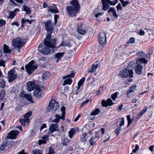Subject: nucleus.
<instances>
[{"mask_svg":"<svg viewBox=\"0 0 154 154\" xmlns=\"http://www.w3.org/2000/svg\"><path fill=\"white\" fill-rule=\"evenodd\" d=\"M102 3L103 10L106 11L109 8L110 6L108 3L104 2H102Z\"/></svg>","mask_w":154,"mask_h":154,"instance_id":"obj_28","label":"nucleus"},{"mask_svg":"<svg viewBox=\"0 0 154 154\" xmlns=\"http://www.w3.org/2000/svg\"><path fill=\"white\" fill-rule=\"evenodd\" d=\"M25 67L28 74L30 75L37 68V66L36 64H35L34 61L32 60Z\"/></svg>","mask_w":154,"mask_h":154,"instance_id":"obj_3","label":"nucleus"},{"mask_svg":"<svg viewBox=\"0 0 154 154\" xmlns=\"http://www.w3.org/2000/svg\"><path fill=\"white\" fill-rule=\"evenodd\" d=\"M145 34L144 31L142 29H140L139 32V34L141 35H143Z\"/></svg>","mask_w":154,"mask_h":154,"instance_id":"obj_64","label":"nucleus"},{"mask_svg":"<svg viewBox=\"0 0 154 154\" xmlns=\"http://www.w3.org/2000/svg\"><path fill=\"white\" fill-rule=\"evenodd\" d=\"M69 142V140L67 138H64L62 140V143L64 146H66L67 144Z\"/></svg>","mask_w":154,"mask_h":154,"instance_id":"obj_45","label":"nucleus"},{"mask_svg":"<svg viewBox=\"0 0 154 154\" xmlns=\"http://www.w3.org/2000/svg\"><path fill=\"white\" fill-rule=\"evenodd\" d=\"M5 95V91L4 90H3L1 91L0 94V100H2Z\"/></svg>","mask_w":154,"mask_h":154,"instance_id":"obj_36","label":"nucleus"},{"mask_svg":"<svg viewBox=\"0 0 154 154\" xmlns=\"http://www.w3.org/2000/svg\"><path fill=\"white\" fill-rule=\"evenodd\" d=\"M29 20L28 19H22L21 20V23H22V26L23 25L24 23L25 22H28Z\"/></svg>","mask_w":154,"mask_h":154,"instance_id":"obj_60","label":"nucleus"},{"mask_svg":"<svg viewBox=\"0 0 154 154\" xmlns=\"http://www.w3.org/2000/svg\"><path fill=\"white\" fill-rule=\"evenodd\" d=\"M124 124V119L123 117L121 118V123L120 124V127H121V126L123 125Z\"/></svg>","mask_w":154,"mask_h":154,"instance_id":"obj_57","label":"nucleus"},{"mask_svg":"<svg viewBox=\"0 0 154 154\" xmlns=\"http://www.w3.org/2000/svg\"><path fill=\"white\" fill-rule=\"evenodd\" d=\"M59 107L58 103L55 101L51 100L49 102V104L47 107V111L50 112L52 110H55Z\"/></svg>","mask_w":154,"mask_h":154,"instance_id":"obj_6","label":"nucleus"},{"mask_svg":"<svg viewBox=\"0 0 154 154\" xmlns=\"http://www.w3.org/2000/svg\"><path fill=\"white\" fill-rule=\"evenodd\" d=\"M61 110L62 112V115L61 116L62 117H63V118H64V116H65V107L63 106L61 108Z\"/></svg>","mask_w":154,"mask_h":154,"instance_id":"obj_44","label":"nucleus"},{"mask_svg":"<svg viewBox=\"0 0 154 154\" xmlns=\"http://www.w3.org/2000/svg\"><path fill=\"white\" fill-rule=\"evenodd\" d=\"M58 130V126L56 124H51L49 128L48 134H51L53 132L57 131Z\"/></svg>","mask_w":154,"mask_h":154,"instance_id":"obj_13","label":"nucleus"},{"mask_svg":"<svg viewBox=\"0 0 154 154\" xmlns=\"http://www.w3.org/2000/svg\"><path fill=\"white\" fill-rule=\"evenodd\" d=\"M32 112L31 111L29 112L26 113L24 116V118L28 121L29 120V117L31 115Z\"/></svg>","mask_w":154,"mask_h":154,"instance_id":"obj_30","label":"nucleus"},{"mask_svg":"<svg viewBox=\"0 0 154 154\" xmlns=\"http://www.w3.org/2000/svg\"><path fill=\"white\" fill-rule=\"evenodd\" d=\"M127 117L128 121L127 126L128 127L132 122V120L130 118V116L129 115L127 116Z\"/></svg>","mask_w":154,"mask_h":154,"instance_id":"obj_39","label":"nucleus"},{"mask_svg":"<svg viewBox=\"0 0 154 154\" xmlns=\"http://www.w3.org/2000/svg\"><path fill=\"white\" fill-rule=\"evenodd\" d=\"M68 45L66 43V42H62L58 46V48H59L60 46H63L64 47L66 46H68Z\"/></svg>","mask_w":154,"mask_h":154,"instance_id":"obj_50","label":"nucleus"},{"mask_svg":"<svg viewBox=\"0 0 154 154\" xmlns=\"http://www.w3.org/2000/svg\"><path fill=\"white\" fill-rule=\"evenodd\" d=\"M133 71L131 69H129L125 68L120 73V75L122 77L131 78L133 77Z\"/></svg>","mask_w":154,"mask_h":154,"instance_id":"obj_7","label":"nucleus"},{"mask_svg":"<svg viewBox=\"0 0 154 154\" xmlns=\"http://www.w3.org/2000/svg\"><path fill=\"white\" fill-rule=\"evenodd\" d=\"M8 82L11 83L13 81L16 79L17 75L16 71L14 69L11 70L8 72Z\"/></svg>","mask_w":154,"mask_h":154,"instance_id":"obj_8","label":"nucleus"},{"mask_svg":"<svg viewBox=\"0 0 154 154\" xmlns=\"http://www.w3.org/2000/svg\"><path fill=\"white\" fill-rule=\"evenodd\" d=\"M135 42V39L134 38H130L127 43V45L132 44Z\"/></svg>","mask_w":154,"mask_h":154,"instance_id":"obj_38","label":"nucleus"},{"mask_svg":"<svg viewBox=\"0 0 154 154\" xmlns=\"http://www.w3.org/2000/svg\"><path fill=\"white\" fill-rule=\"evenodd\" d=\"M140 61H136L137 65L135 67V72L136 73L139 75H140L142 73V69L143 67V63L140 62Z\"/></svg>","mask_w":154,"mask_h":154,"instance_id":"obj_12","label":"nucleus"},{"mask_svg":"<svg viewBox=\"0 0 154 154\" xmlns=\"http://www.w3.org/2000/svg\"><path fill=\"white\" fill-rule=\"evenodd\" d=\"M5 61L1 60H0V66H2L3 67H5Z\"/></svg>","mask_w":154,"mask_h":154,"instance_id":"obj_56","label":"nucleus"},{"mask_svg":"<svg viewBox=\"0 0 154 154\" xmlns=\"http://www.w3.org/2000/svg\"><path fill=\"white\" fill-rule=\"evenodd\" d=\"M77 31L78 33L82 35L84 34L85 32V30L84 29H82L80 28H79V29H78Z\"/></svg>","mask_w":154,"mask_h":154,"instance_id":"obj_47","label":"nucleus"},{"mask_svg":"<svg viewBox=\"0 0 154 154\" xmlns=\"http://www.w3.org/2000/svg\"><path fill=\"white\" fill-rule=\"evenodd\" d=\"M42 152L41 150L38 149H36L32 152L31 154H42Z\"/></svg>","mask_w":154,"mask_h":154,"instance_id":"obj_37","label":"nucleus"},{"mask_svg":"<svg viewBox=\"0 0 154 154\" xmlns=\"http://www.w3.org/2000/svg\"><path fill=\"white\" fill-rule=\"evenodd\" d=\"M50 74L48 72H45L42 75V77L43 79H47L48 77L50 76Z\"/></svg>","mask_w":154,"mask_h":154,"instance_id":"obj_32","label":"nucleus"},{"mask_svg":"<svg viewBox=\"0 0 154 154\" xmlns=\"http://www.w3.org/2000/svg\"><path fill=\"white\" fill-rule=\"evenodd\" d=\"M71 4L74 7L79 9V5L77 0H73L71 2Z\"/></svg>","mask_w":154,"mask_h":154,"instance_id":"obj_24","label":"nucleus"},{"mask_svg":"<svg viewBox=\"0 0 154 154\" xmlns=\"http://www.w3.org/2000/svg\"><path fill=\"white\" fill-rule=\"evenodd\" d=\"M103 106L107 107L108 106H111L114 103H112V101L111 99L109 98L107 99V101L103 100L102 101L101 103Z\"/></svg>","mask_w":154,"mask_h":154,"instance_id":"obj_17","label":"nucleus"},{"mask_svg":"<svg viewBox=\"0 0 154 154\" xmlns=\"http://www.w3.org/2000/svg\"><path fill=\"white\" fill-rule=\"evenodd\" d=\"M22 11H26V14H31V11L30 10V8L27 6L23 5Z\"/></svg>","mask_w":154,"mask_h":154,"instance_id":"obj_25","label":"nucleus"},{"mask_svg":"<svg viewBox=\"0 0 154 154\" xmlns=\"http://www.w3.org/2000/svg\"><path fill=\"white\" fill-rule=\"evenodd\" d=\"M64 53L63 52H59L54 55V59L56 63H58L59 61H60L61 60V58L64 56Z\"/></svg>","mask_w":154,"mask_h":154,"instance_id":"obj_16","label":"nucleus"},{"mask_svg":"<svg viewBox=\"0 0 154 154\" xmlns=\"http://www.w3.org/2000/svg\"><path fill=\"white\" fill-rule=\"evenodd\" d=\"M38 144L40 145L42 144H45L46 143V141L44 140H40L38 141Z\"/></svg>","mask_w":154,"mask_h":154,"instance_id":"obj_49","label":"nucleus"},{"mask_svg":"<svg viewBox=\"0 0 154 154\" xmlns=\"http://www.w3.org/2000/svg\"><path fill=\"white\" fill-rule=\"evenodd\" d=\"M38 50L39 51L44 54H49L51 52V49L50 48H47L42 45L39 46Z\"/></svg>","mask_w":154,"mask_h":154,"instance_id":"obj_9","label":"nucleus"},{"mask_svg":"<svg viewBox=\"0 0 154 154\" xmlns=\"http://www.w3.org/2000/svg\"><path fill=\"white\" fill-rule=\"evenodd\" d=\"M45 29L47 32L46 38L45 39L43 43L46 47L54 48L55 47L56 39H51V34L53 30V26L51 21L49 20L45 22Z\"/></svg>","mask_w":154,"mask_h":154,"instance_id":"obj_1","label":"nucleus"},{"mask_svg":"<svg viewBox=\"0 0 154 154\" xmlns=\"http://www.w3.org/2000/svg\"><path fill=\"white\" fill-rule=\"evenodd\" d=\"M3 51L5 53H10L11 51L9 47L5 44L3 45Z\"/></svg>","mask_w":154,"mask_h":154,"instance_id":"obj_23","label":"nucleus"},{"mask_svg":"<svg viewBox=\"0 0 154 154\" xmlns=\"http://www.w3.org/2000/svg\"><path fill=\"white\" fill-rule=\"evenodd\" d=\"M136 88V86L133 85L131 86L128 89L127 92V95L128 96L130 97L131 95V94L134 93L135 91Z\"/></svg>","mask_w":154,"mask_h":154,"instance_id":"obj_18","label":"nucleus"},{"mask_svg":"<svg viewBox=\"0 0 154 154\" xmlns=\"http://www.w3.org/2000/svg\"><path fill=\"white\" fill-rule=\"evenodd\" d=\"M117 11H118L119 10H120L122 11V8L121 6L120 3H119L118 4V5L116 6Z\"/></svg>","mask_w":154,"mask_h":154,"instance_id":"obj_53","label":"nucleus"},{"mask_svg":"<svg viewBox=\"0 0 154 154\" xmlns=\"http://www.w3.org/2000/svg\"><path fill=\"white\" fill-rule=\"evenodd\" d=\"M75 131L74 128H72L69 132V137L71 138L73 135L75 134Z\"/></svg>","mask_w":154,"mask_h":154,"instance_id":"obj_33","label":"nucleus"},{"mask_svg":"<svg viewBox=\"0 0 154 154\" xmlns=\"http://www.w3.org/2000/svg\"><path fill=\"white\" fill-rule=\"evenodd\" d=\"M110 12H112L113 16L116 19L117 18L118 15L116 13V11L114 8L111 7L109 9L108 11V12L109 13Z\"/></svg>","mask_w":154,"mask_h":154,"instance_id":"obj_20","label":"nucleus"},{"mask_svg":"<svg viewBox=\"0 0 154 154\" xmlns=\"http://www.w3.org/2000/svg\"><path fill=\"white\" fill-rule=\"evenodd\" d=\"M75 76L74 74L72 72L70 74L63 77V79L69 78L65 80L63 82V85L64 86L66 85H70L72 82V80L70 77H74Z\"/></svg>","mask_w":154,"mask_h":154,"instance_id":"obj_11","label":"nucleus"},{"mask_svg":"<svg viewBox=\"0 0 154 154\" xmlns=\"http://www.w3.org/2000/svg\"><path fill=\"white\" fill-rule=\"evenodd\" d=\"M55 152L53 149L51 147H50L49 148V152L48 154H54Z\"/></svg>","mask_w":154,"mask_h":154,"instance_id":"obj_48","label":"nucleus"},{"mask_svg":"<svg viewBox=\"0 0 154 154\" xmlns=\"http://www.w3.org/2000/svg\"><path fill=\"white\" fill-rule=\"evenodd\" d=\"M35 87V85L33 82L29 81L27 83L26 89L29 91H31L34 89Z\"/></svg>","mask_w":154,"mask_h":154,"instance_id":"obj_15","label":"nucleus"},{"mask_svg":"<svg viewBox=\"0 0 154 154\" xmlns=\"http://www.w3.org/2000/svg\"><path fill=\"white\" fill-rule=\"evenodd\" d=\"M59 16L57 14H55L54 17V20L55 24L57 23V19L58 18Z\"/></svg>","mask_w":154,"mask_h":154,"instance_id":"obj_59","label":"nucleus"},{"mask_svg":"<svg viewBox=\"0 0 154 154\" xmlns=\"http://www.w3.org/2000/svg\"><path fill=\"white\" fill-rule=\"evenodd\" d=\"M9 142L10 145L11 146H17L18 144V143L17 141L14 142L13 141H9Z\"/></svg>","mask_w":154,"mask_h":154,"instance_id":"obj_41","label":"nucleus"},{"mask_svg":"<svg viewBox=\"0 0 154 154\" xmlns=\"http://www.w3.org/2000/svg\"><path fill=\"white\" fill-rule=\"evenodd\" d=\"M81 114H79L78 115V116L76 117V118L74 120V122H77L78 120L79 119L80 117L81 116Z\"/></svg>","mask_w":154,"mask_h":154,"instance_id":"obj_62","label":"nucleus"},{"mask_svg":"<svg viewBox=\"0 0 154 154\" xmlns=\"http://www.w3.org/2000/svg\"><path fill=\"white\" fill-rule=\"evenodd\" d=\"M121 127H119L116 129L115 131V133L117 134V135H119L120 133V131L121 130Z\"/></svg>","mask_w":154,"mask_h":154,"instance_id":"obj_55","label":"nucleus"},{"mask_svg":"<svg viewBox=\"0 0 154 154\" xmlns=\"http://www.w3.org/2000/svg\"><path fill=\"white\" fill-rule=\"evenodd\" d=\"M29 121L27 120L26 119L24 118V119H21L20 120V122L21 123V124L23 125H25L27 124L28 122Z\"/></svg>","mask_w":154,"mask_h":154,"instance_id":"obj_34","label":"nucleus"},{"mask_svg":"<svg viewBox=\"0 0 154 154\" xmlns=\"http://www.w3.org/2000/svg\"><path fill=\"white\" fill-rule=\"evenodd\" d=\"M33 94L34 96L38 98L39 97H41L42 94L41 90L39 88H37L33 92Z\"/></svg>","mask_w":154,"mask_h":154,"instance_id":"obj_19","label":"nucleus"},{"mask_svg":"<svg viewBox=\"0 0 154 154\" xmlns=\"http://www.w3.org/2000/svg\"><path fill=\"white\" fill-rule=\"evenodd\" d=\"M100 112V111L99 109H96L94 111L91 113V115L92 116H95L98 114Z\"/></svg>","mask_w":154,"mask_h":154,"instance_id":"obj_31","label":"nucleus"},{"mask_svg":"<svg viewBox=\"0 0 154 154\" xmlns=\"http://www.w3.org/2000/svg\"><path fill=\"white\" fill-rule=\"evenodd\" d=\"M9 141H6L5 142H3L2 143L5 147V149L8 148L9 146L10 145Z\"/></svg>","mask_w":154,"mask_h":154,"instance_id":"obj_35","label":"nucleus"},{"mask_svg":"<svg viewBox=\"0 0 154 154\" xmlns=\"http://www.w3.org/2000/svg\"><path fill=\"white\" fill-rule=\"evenodd\" d=\"M85 78L84 77H83L82 79L80 80L78 83L77 86L75 87V89L76 90L78 91L80 87L85 82Z\"/></svg>","mask_w":154,"mask_h":154,"instance_id":"obj_21","label":"nucleus"},{"mask_svg":"<svg viewBox=\"0 0 154 154\" xmlns=\"http://www.w3.org/2000/svg\"><path fill=\"white\" fill-rule=\"evenodd\" d=\"M137 56L138 59L137 60V61H139L140 62L143 63V65H144L147 63L148 61L145 59L148 57L146 54L142 51L137 53Z\"/></svg>","mask_w":154,"mask_h":154,"instance_id":"obj_4","label":"nucleus"},{"mask_svg":"<svg viewBox=\"0 0 154 154\" xmlns=\"http://www.w3.org/2000/svg\"><path fill=\"white\" fill-rule=\"evenodd\" d=\"M99 42L101 45H105L106 44V36L104 32H100L98 37Z\"/></svg>","mask_w":154,"mask_h":154,"instance_id":"obj_10","label":"nucleus"},{"mask_svg":"<svg viewBox=\"0 0 154 154\" xmlns=\"http://www.w3.org/2000/svg\"><path fill=\"white\" fill-rule=\"evenodd\" d=\"M5 86V83L3 79H0V87L3 88Z\"/></svg>","mask_w":154,"mask_h":154,"instance_id":"obj_42","label":"nucleus"},{"mask_svg":"<svg viewBox=\"0 0 154 154\" xmlns=\"http://www.w3.org/2000/svg\"><path fill=\"white\" fill-rule=\"evenodd\" d=\"M94 65H92L91 66V68H90V69H89V70L88 71V72H93L94 69Z\"/></svg>","mask_w":154,"mask_h":154,"instance_id":"obj_61","label":"nucleus"},{"mask_svg":"<svg viewBox=\"0 0 154 154\" xmlns=\"http://www.w3.org/2000/svg\"><path fill=\"white\" fill-rule=\"evenodd\" d=\"M50 134H48V132L47 135H45L44 136L42 137V138L44 140H48V137Z\"/></svg>","mask_w":154,"mask_h":154,"instance_id":"obj_51","label":"nucleus"},{"mask_svg":"<svg viewBox=\"0 0 154 154\" xmlns=\"http://www.w3.org/2000/svg\"><path fill=\"white\" fill-rule=\"evenodd\" d=\"M25 98L28 101L32 103H34V102L32 100V97L29 94H26L25 96Z\"/></svg>","mask_w":154,"mask_h":154,"instance_id":"obj_29","label":"nucleus"},{"mask_svg":"<svg viewBox=\"0 0 154 154\" xmlns=\"http://www.w3.org/2000/svg\"><path fill=\"white\" fill-rule=\"evenodd\" d=\"M56 119L53 120L52 121V122H55L57 123L59 122L60 119H62L64 120L65 119L64 118H63V117H62L61 116H59L57 114L55 115Z\"/></svg>","mask_w":154,"mask_h":154,"instance_id":"obj_22","label":"nucleus"},{"mask_svg":"<svg viewBox=\"0 0 154 154\" xmlns=\"http://www.w3.org/2000/svg\"><path fill=\"white\" fill-rule=\"evenodd\" d=\"M12 45L14 48H21L25 44V42L23 38L17 37L14 39L11 42Z\"/></svg>","mask_w":154,"mask_h":154,"instance_id":"obj_2","label":"nucleus"},{"mask_svg":"<svg viewBox=\"0 0 154 154\" xmlns=\"http://www.w3.org/2000/svg\"><path fill=\"white\" fill-rule=\"evenodd\" d=\"M79 10V9L72 6H69L66 8V10L68 15L71 17L75 16Z\"/></svg>","mask_w":154,"mask_h":154,"instance_id":"obj_5","label":"nucleus"},{"mask_svg":"<svg viewBox=\"0 0 154 154\" xmlns=\"http://www.w3.org/2000/svg\"><path fill=\"white\" fill-rule=\"evenodd\" d=\"M129 4V2L128 1H124L122 4V6L123 7H125L127 5Z\"/></svg>","mask_w":154,"mask_h":154,"instance_id":"obj_58","label":"nucleus"},{"mask_svg":"<svg viewBox=\"0 0 154 154\" xmlns=\"http://www.w3.org/2000/svg\"><path fill=\"white\" fill-rule=\"evenodd\" d=\"M89 101V100L88 99L85 101H84L81 104V106H84L86 103H87Z\"/></svg>","mask_w":154,"mask_h":154,"instance_id":"obj_63","label":"nucleus"},{"mask_svg":"<svg viewBox=\"0 0 154 154\" xmlns=\"http://www.w3.org/2000/svg\"><path fill=\"white\" fill-rule=\"evenodd\" d=\"M147 108L148 107H145L144 109H142L137 115V117L138 118H140V117L147 111Z\"/></svg>","mask_w":154,"mask_h":154,"instance_id":"obj_27","label":"nucleus"},{"mask_svg":"<svg viewBox=\"0 0 154 154\" xmlns=\"http://www.w3.org/2000/svg\"><path fill=\"white\" fill-rule=\"evenodd\" d=\"M119 94V92H116L115 93H114L112 95L111 98L113 100H115L117 98V96Z\"/></svg>","mask_w":154,"mask_h":154,"instance_id":"obj_43","label":"nucleus"},{"mask_svg":"<svg viewBox=\"0 0 154 154\" xmlns=\"http://www.w3.org/2000/svg\"><path fill=\"white\" fill-rule=\"evenodd\" d=\"M19 132L17 130L12 131H10L8 135V138L11 139H16Z\"/></svg>","mask_w":154,"mask_h":154,"instance_id":"obj_14","label":"nucleus"},{"mask_svg":"<svg viewBox=\"0 0 154 154\" xmlns=\"http://www.w3.org/2000/svg\"><path fill=\"white\" fill-rule=\"evenodd\" d=\"M9 15L7 17L8 19H13L16 16L15 11H9L8 12Z\"/></svg>","mask_w":154,"mask_h":154,"instance_id":"obj_26","label":"nucleus"},{"mask_svg":"<svg viewBox=\"0 0 154 154\" xmlns=\"http://www.w3.org/2000/svg\"><path fill=\"white\" fill-rule=\"evenodd\" d=\"M6 23V21L0 19V26H1L5 25Z\"/></svg>","mask_w":154,"mask_h":154,"instance_id":"obj_54","label":"nucleus"},{"mask_svg":"<svg viewBox=\"0 0 154 154\" xmlns=\"http://www.w3.org/2000/svg\"><path fill=\"white\" fill-rule=\"evenodd\" d=\"M48 11H49L51 13H58L59 12L58 10L56 8H51Z\"/></svg>","mask_w":154,"mask_h":154,"instance_id":"obj_46","label":"nucleus"},{"mask_svg":"<svg viewBox=\"0 0 154 154\" xmlns=\"http://www.w3.org/2000/svg\"><path fill=\"white\" fill-rule=\"evenodd\" d=\"M118 0H115L114 1H110L109 4L111 5H115L116 3L118 2Z\"/></svg>","mask_w":154,"mask_h":154,"instance_id":"obj_52","label":"nucleus"},{"mask_svg":"<svg viewBox=\"0 0 154 154\" xmlns=\"http://www.w3.org/2000/svg\"><path fill=\"white\" fill-rule=\"evenodd\" d=\"M96 142V140H95V139L93 137H91L89 141V142L91 146L94 145Z\"/></svg>","mask_w":154,"mask_h":154,"instance_id":"obj_40","label":"nucleus"}]
</instances>
